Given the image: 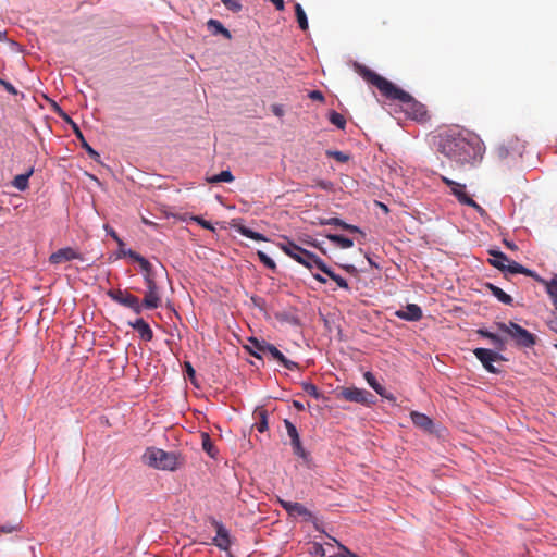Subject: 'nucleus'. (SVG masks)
<instances>
[{
	"instance_id": "f257e3e1",
	"label": "nucleus",
	"mask_w": 557,
	"mask_h": 557,
	"mask_svg": "<svg viewBox=\"0 0 557 557\" xmlns=\"http://www.w3.org/2000/svg\"><path fill=\"white\" fill-rule=\"evenodd\" d=\"M435 150L457 164H474L483 158L485 147L475 135H465L458 129H444L432 137Z\"/></svg>"
},
{
	"instance_id": "f03ea898",
	"label": "nucleus",
	"mask_w": 557,
	"mask_h": 557,
	"mask_svg": "<svg viewBox=\"0 0 557 557\" xmlns=\"http://www.w3.org/2000/svg\"><path fill=\"white\" fill-rule=\"evenodd\" d=\"M354 69L366 82L375 86L386 99L397 100L400 103L401 110L408 117L416 121H424L426 119L428 110L425 106L416 100L410 94L366 65L355 63Z\"/></svg>"
},
{
	"instance_id": "7ed1b4c3",
	"label": "nucleus",
	"mask_w": 557,
	"mask_h": 557,
	"mask_svg": "<svg viewBox=\"0 0 557 557\" xmlns=\"http://www.w3.org/2000/svg\"><path fill=\"white\" fill-rule=\"evenodd\" d=\"M143 462L157 470L175 471L184 465V459L178 453L148 447L143 455Z\"/></svg>"
},
{
	"instance_id": "20e7f679",
	"label": "nucleus",
	"mask_w": 557,
	"mask_h": 557,
	"mask_svg": "<svg viewBox=\"0 0 557 557\" xmlns=\"http://www.w3.org/2000/svg\"><path fill=\"white\" fill-rule=\"evenodd\" d=\"M278 246L287 256L293 258L298 263L305 265L309 270L320 269L323 263V260L315 253L301 248L294 242L286 240L285 243H280Z\"/></svg>"
},
{
	"instance_id": "39448f33",
	"label": "nucleus",
	"mask_w": 557,
	"mask_h": 557,
	"mask_svg": "<svg viewBox=\"0 0 557 557\" xmlns=\"http://www.w3.org/2000/svg\"><path fill=\"white\" fill-rule=\"evenodd\" d=\"M496 327L508 334L518 346L529 348L535 344V336L517 323L497 322Z\"/></svg>"
},
{
	"instance_id": "423d86ee",
	"label": "nucleus",
	"mask_w": 557,
	"mask_h": 557,
	"mask_svg": "<svg viewBox=\"0 0 557 557\" xmlns=\"http://www.w3.org/2000/svg\"><path fill=\"white\" fill-rule=\"evenodd\" d=\"M157 276L158 274H153L151 276L144 277L147 289L143 298V305L149 310L157 309L161 305V293L157 283Z\"/></svg>"
},
{
	"instance_id": "0eeeda50",
	"label": "nucleus",
	"mask_w": 557,
	"mask_h": 557,
	"mask_svg": "<svg viewBox=\"0 0 557 557\" xmlns=\"http://www.w3.org/2000/svg\"><path fill=\"white\" fill-rule=\"evenodd\" d=\"M107 294L113 301L132 309L136 314H140L143 308H145L143 301L140 302L137 296L132 295L126 289H109Z\"/></svg>"
},
{
	"instance_id": "6e6552de",
	"label": "nucleus",
	"mask_w": 557,
	"mask_h": 557,
	"mask_svg": "<svg viewBox=\"0 0 557 557\" xmlns=\"http://www.w3.org/2000/svg\"><path fill=\"white\" fill-rule=\"evenodd\" d=\"M278 503L282 506L284 510L288 513L290 517H301L305 521H310L314 524L315 529L319 530L318 527V520L313 516V513L306 508L302 504L297 502H289L278 498Z\"/></svg>"
},
{
	"instance_id": "1a4fd4ad",
	"label": "nucleus",
	"mask_w": 557,
	"mask_h": 557,
	"mask_svg": "<svg viewBox=\"0 0 557 557\" xmlns=\"http://www.w3.org/2000/svg\"><path fill=\"white\" fill-rule=\"evenodd\" d=\"M337 396L351 403L368 406L374 404V396L370 392L357 387H344L338 392Z\"/></svg>"
},
{
	"instance_id": "9d476101",
	"label": "nucleus",
	"mask_w": 557,
	"mask_h": 557,
	"mask_svg": "<svg viewBox=\"0 0 557 557\" xmlns=\"http://www.w3.org/2000/svg\"><path fill=\"white\" fill-rule=\"evenodd\" d=\"M476 359L482 363L484 369L490 373H499L500 370L493 366V362L505 360L497 351L487 348H475L473 350Z\"/></svg>"
},
{
	"instance_id": "9b49d317",
	"label": "nucleus",
	"mask_w": 557,
	"mask_h": 557,
	"mask_svg": "<svg viewBox=\"0 0 557 557\" xmlns=\"http://www.w3.org/2000/svg\"><path fill=\"white\" fill-rule=\"evenodd\" d=\"M442 181L450 188V193L458 199V201L462 205H467L469 207L475 208L478 210H482L480 205H478L471 197L466 193V185L457 183L446 176H442Z\"/></svg>"
},
{
	"instance_id": "f8f14e48",
	"label": "nucleus",
	"mask_w": 557,
	"mask_h": 557,
	"mask_svg": "<svg viewBox=\"0 0 557 557\" xmlns=\"http://www.w3.org/2000/svg\"><path fill=\"white\" fill-rule=\"evenodd\" d=\"M519 146L520 144L518 139H510L497 145L494 148L493 153L498 161H504L511 157L513 153L518 152Z\"/></svg>"
},
{
	"instance_id": "ddd939ff",
	"label": "nucleus",
	"mask_w": 557,
	"mask_h": 557,
	"mask_svg": "<svg viewBox=\"0 0 557 557\" xmlns=\"http://www.w3.org/2000/svg\"><path fill=\"white\" fill-rule=\"evenodd\" d=\"M74 259L83 260V257L78 251H76L72 247H64L53 252L49 257V262L51 264H60Z\"/></svg>"
},
{
	"instance_id": "4468645a",
	"label": "nucleus",
	"mask_w": 557,
	"mask_h": 557,
	"mask_svg": "<svg viewBox=\"0 0 557 557\" xmlns=\"http://www.w3.org/2000/svg\"><path fill=\"white\" fill-rule=\"evenodd\" d=\"M262 347L267 349V354H269L274 360L280 362L286 369L290 371L299 369L297 362L287 359L274 345L269 343V345H263Z\"/></svg>"
},
{
	"instance_id": "2eb2a0df",
	"label": "nucleus",
	"mask_w": 557,
	"mask_h": 557,
	"mask_svg": "<svg viewBox=\"0 0 557 557\" xmlns=\"http://www.w3.org/2000/svg\"><path fill=\"white\" fill-rule=\"evenodd\" d=\"M213 524L216 529V536L213 539V544L222 550H227L231 546L228 531L216 520L213 521Z\"/></svg>"
},
{
	"instance_id": "dca6fc26",
	"label": "nucleus",
	"mask_w": 557,
	"mask_h": 557,
	"mask_svg": "<svg viewBox=\"0 0 557 557\" xmlns=\"http://www.w3.org/2000/svg\"><path fill=\"white\" fill-rule=\"evenodd\" d=\"M396 317L405 321H419L422 318V309L416 304H409L405 309L396 311Z\"/></svg>"
},
{
	"instance_id": "f3484780",
	"label": "nucleus",
	"mask_w": 557,
	"mask_h": 557,
	"mask_svg": "<svg viewBox=\"0 0 557 557\" xmlns=\"http://www.w3.org/2000/svg\"><path fill=\"white\" fill-rule=\"evenodd\" d=\"M123 253L125 256L131 257L134 261L138 262L141 271L144 272V277L157 274V271L152 268L151 263L136 251L128 249L127 251H123Z\"/></svg>"
},
{
	"instance_id": "a211bd4d",
	"label": "nucleus",
	"mask_w": 557,
	"mask_h": 557,
	"mask_svg": "<svg viewBox=\"0 0 557 557\" xmlns=\"http://www.w3.org/2000/svg\"><path fill=\"white\" fill-rule=\"evenodd\" d=\"M128 325L137 331L143 341L150 342L153 338V332L144 319L139 318L134 322H128Z\"/></svg>"
},
{
	"instance_id": "6ab92c4d",
	"label": "nucleus",
	"mask_w": 557,
	"mask_h": 557,
	"mask_svg": "<svg viewBox=\"0 0 557 557\" xmlns=\"http://www.w3.org/2000/svg\"><path fill=\"white\" fill-rule=\"evenodd\" d=\"M411 420L413 424L426 432H432L434 423L433 421L424 413H420L417 411H412L410 413Z\"/></svg>"
},
{
	"instance_id": "aec40b11",
	"label": "nucleus",
	"mask_w": 557,
	"mask_h": 557,
	"mask_svg": "<svg viewBox=\"0 0 557 557\" xmlns=\"http://www.w3.org/2000/svg\"><path fill=\"white\" fill-rule=\"evenodd\" d=\"M64 117H65V120H66V121H69V122L72 124V126H73V131H74V133H75L76 137L81 140V143H82V147L86 150V152L88 153V156H89L90 158L95 159V160H96V159H98V158H99V153H98L96 150H94V149L88 145V143L85 140V138H84V136H83V134H82V132H81L79 127H78V126H77V125H76V124H75V123H74V122H73L69 116H66L65 114H64Z\"/></svg>"
},
{
	"instance_id": "412c9836",
	"label": "nucleus",
	"mask_w": 557,
	"mask_h": 557,
	"mask_svg": "<svg viewBox=\"0 0 557 557\" xmlns=\"http://www.w3.org/2000/svg\"><path fill=\"white\" fill-rule=\"evenodd\" d=\"M364 379L367 381V383L382 397L384 398H387V399H394L393 396H389L386 394V389L384 388L383 385H381L375 376L371 373V372H366L364 373Z\"/></svg>"
},
{
	"instance_id": "4be33fe9",
	"label": "nucleus",
	"mask_w": 557,
	"mask_h": 557,
	"mask_svg": "<svg viewBox=\"0 0 557 557\" xmlns=\"http://www.w3.org/2000/svg\"><path fill=\"white\" fill-rule=\"evenodd\" d=\"M319 270L326 274L331 280H333L338 287L349 289L347 281L341 275L336 274L334 271H332L324 262L322 263Z\"/></svg>"
},
{
	"instance_id": "5701e85b",
	"label": "nucleus",
	"mask_w": 557,
	"mask_h": 557,
	"mask_svg": "<svg viewBox=\"0 0 557 557\" xmlns=\"http://www.w3.org/2000/svg\"><path fill=\"white\" fill-rule=\"evenodd\" d=\"M234 227H235L236 232H238L240 235H243L247 238H250V239H253L257 242H267L268 240V238L263 234L255 232L245 225H234Z\"/></svg>"
},
{
	"instance_id": "b1692460",
	"label": "nucleus",
	"mask_w": 557,
	"mask_h": 557,
	"mask_svg": "<svg viewBox=\"0 0 557 557\" xmlns=\"http://www.w3.org/2000/svg\"><path fill=\"white\" fill-rule=\"evenodd\" d=\"M478 334L482 337L488 338L497 350L505 349V341L497 334L483 329L478 330Z\"/></svg>"
},
{
	"instance_id": "393cba45",
	"label": "nucleus",
	"mask_w": 557,
	"mask_h": 557,
	"mask_svg": "<svg viewBox=\"0 0 557 557\" xmlns=\"http://www.w3.org/2000/svg\"><path fill=\"white\" fill-rule=\"evenodd\" d=\"M322 224L336 225V226H338L343 230L349 231L351 233L362 234L361 230L358 226L348 224L338 218H330V219L325 220L324 222H322Z\"/></svg>"
},
{
	"instance_id": "a878e982",
	"label": "nucleus",
	"mask_w": 557,
	"mask_h": 557,
	"mask_svg": "<svg viewBox=\"0 0 557 557\" xmlns=\"http://www.w3.org/2000/svg\"><path fill=\"white\" fill-rule=\"evenodd\" d=\"M488 253L494 257V259L490 260V263L499 269V270H505L506 269V264L505 262H509V259L508 257L503 253L502 251H498V250H490Z\"/></svg>"
},
{
	"instance_id": "bb28decb",
	"label": "nucleus",
	"mask_w": 557,
	"mask_h": 557,
	"mask_svg": "<svg viewBox=\"0 0 557 557\" xmlns=\"http://www.w3.org/2000/svg\"><path fill=\"white\" fill-rule=\"evenodd\" d=\"M326 238L342 249L351 248L354 246V240L343 235L327 234Z\"/></svg>"
},
{
	"instance_id": "cd10ccee",
	"label": "nucleus",
	"mask_w": 557,
	"mask_h": 557,
	"mask_svg": "<svg viewBox=\"0 0 557 557\" xmlns=\"http://www.w3.org/2000/svg\"><path fill=\"white\" fill-rule=\"evenodd\" d=\"M201 446L202 449L212 458H215L218 455V449L215 448L210 435L208 433H201Z\"/></svg>"
},
{
	"instance_id": "c85d7f7f",
	"label": "nucleus",
	"mask_w": 557,
	"mask_h": 557,
	"mask_svg": "<svg viewBox=\"0 0 557 557\" xmlns=\"http://www.w3.org/2000/svg\"><path fill=\"white\" fill-rule=\"evenodd\" d=\"M34 169H29L25 174L16 175L13 180V186L18 190H25L28 187V180L33 175Z\"/></svg>"
},
{
	"instance_id": "c756f323",
	"label": "nucleus",
	"mask_w": 557,
	"mask_h": 557,
	"mask_svg": "<svg viewBox=\"0 0 557 557\" xmlns=\"http://www.w3.org/2000/svg\"><path fill=\"white\" fill-rule=\"evenodd\" d=\"M546 287L547 294L550 296L553 300V305L557 304V275L549 281L540 280Z\"/></svg>"
},
{
	"instance_id": "7c9ffc66",
	"label": "nucleus",
	"mask_w": 557,
	"mask_h": 557,
	"mask_svg": "<svg viewBox=\"0 0 557 557\" xmlns=\"http://www.w3.org/2000/svg\"><path fill=\"white\" fill-rule=\"evenodd\" d=\"M488 288L491 289L492 294L503 304L505 305H511L512 298L508 294H506L500 287H497L493 284H487Z\"/></svg>"
},
{
	"instance_id": "2f4dec72",
	"label": "nucleus",
	"mask_w": 557,
	"mask_h": 557,
	"mask_svg": "<svg viewBox=\"0 0 557 557\" xmlns=\"http://www.w3.org/2000/svg\"><path fill=\"white\" fill-rule=\"evenodd\" d=\"M250 343H251V348H249V351L252 356H255L256 358H261V355L267 354V349H264L262 346L269 345V343H267L264 341L260 342L256 338H251Z\"/></svg>"
},
{
	"instance_id": "473e14b6",
	"label": "nucleus",
	"mask_w": 557,
	"mask_h": 557,
	"mask_svg": "<svg viewBox=\"0 0 557 557\" xmlns=\"http://www.w3.org/2000/svg\"><path fill=\"white\" fill-rule=\"evenodd\" d=\"M22 528V519L14 518L11 522L0 523L1 533H12L20 531Z\"/></svg>"
},
{
	"instance_id": "72a5a7b5",
	"label": "nucleus",
	"mask_w": 557,
	"mask_h": 557,
	"mask_svg": "<svg viewBox=\"0 0 557 557\" xmlns=\"http://www.w3.org/2000/svg\"><path fill=\"white\" fill-rule=\"evenodd\" d=\"M207 181L211 184H216V183H221V182L231 183L234 181V176L231 171L225 170L216 175L208 177Z\"/></svg>"
},
{
	"instance_id": "f704fd0d",
	"label": "nucleus",
	"mask_w": 557,
	"mask_h": 557,
	"mask_svg": "<svg viewBox=\"0 0 557 557\" xmlns=\"http://www.w3.org/2000/svg\"><path fill=\"white\" fill-rule=\"evenodd\" d=\"M295 13H296V18H297L300 29L307 30L309 27L307 15H306L302 7L299 3L295 4Z\"/></svg>"
},
{
	"instance_id": "c9c22d12",
	"label": "nucleus",
	"mask_w": 557,
	"mask_h": 557,
	"mask_svg": "<svg viewBox=\"0 0 557 557\" xmlns=\"http://www.w3.org/2000/svg\"><path fill=\"white\" fill-rule=\"evenodd\" d=\"M509 264L506 265V269L508 272L512 273V274H524V275H528V276H533V272L527 268H524L523 265L515 262V261H511V262H508Z\"/></svg>"
},
{
	"instance_id": "e433bc0d",
	"label": "nucleus",
	"mask_w": 557,
	"mask_h": 557,
	"mask_svg": "<svg viewBox=\"0 0 557 557\" xmlns=\"http://www.w3.org/2000/svg\"><path fill=\"white\" fill-rule=\"evenodd\" d=\"M207 24L210 29H213L214 34H222L226 38H231V33L218 20L211 18Z\"/></svg>"
},
{
	"instance_id": "4c0bfd02",
	"label": "nucleus",
	"mask_w": 557,
	"mask_h": 557,
	"mask_svg": "<svg viewBox=\"0 0 557 557\" xmlns=\"http://www.w3.org/2000/svg\"><path fill=\"white\" fill-rule=\"evenodd\" d=\"M330 122L339 129H344L346 126V119L336 111H331L329 114Z\"/></svg>"
},
{
	"instance_id": "58836bf2",
	"label": "nucleus",
	"mask_w": 557,
	"mask_h": 557,
	"mask_svg": "<svg viewBox=\"0 0 557 557\" xmlns=\"http://www.w3.org/2000/svg\"><path fill=\"white\" fill-rule=\"evenodd\" d=\"M257 416L259 421L256 423V428L262 433L268 430L267 411L264 409H259L257 410Z\"/></svg>"
},
{
	"instance_id": "ea45409f",
	"label": "nucleus",
	"mask_w": 557,
	"mask_h": 557,
	"mask_svg": "<svg viewBox=\"0 0 557 557\" xmlns=\"http://www.w3.org/2000/svg\"><path fill=\"white\" fill-rule=\"evenodd\" d=\"M326 156L342 163H345L350 159L349 154L338 150H327Z\"/></svg>"
},
{
	"instance_id": "a19ab883",
	"label": "nucleus",
	"mask_w": 557,
	"mask_h": 557,
	"mask_svg": "<svg viewBox=\"0 0 557 557\" xmlns=\"http://www.w3.org/2000/svg\"><path fill=\"white\" fill-rule=\"evenodd\" d=\"M302 389L305 393H307L308 395L315 399H319L321 397V393L319 392L318 387L312 383L304 382Z\"/></svg>"
},
{
	"instance_id": "79ce46f5",
	"label": "nucleus",
	"mask_w": 557,
	"mask_h": 557,
	"mask_svg": "<svg viewBox=\"0 0 557 557\" xmlns=\"http://www.w3.org/2000/svg\"><path fill=\"white\" fill-rule=\"evenodd\" d=\"M284 423L287 434L290 437V443L300 440L297 428L289 420H285Z\"/></svg>"
},
{
	"instance_id": "37998d69",
	"label": "nucleus",
	"mask_w": 557,
	"mask_h": 557,
	"mask_svg": "<svg viewBox=\"0 0 557 557\" xmlns=\"http://www.w3.org/2000/svg\"><path fill=\"white\" fill-rule=\"evenodd\" d=\"M258 255V258L259 260L267 267L269 268L270 270L272 271H275L276 270V264L275 262L263 251H258L257 252Z\"/></svg>"
},
{
	"instance_id": "c03bdc74",
	"label": "nucleus",
	"mask_w": 557,
	"mask_h": 557,
	"mask_svg": "<svg viewBox=\"0 0 557 557\" xmlns=\"http://www.w3.org/2000/svg\"><path fill=\"white\" fill-rule=\"evenodd\" d=\"M222 3L230 11L234 13H238L242 11L243 5L240 0H221Z\"/></svg>"
},
{
	"instance_id": "a18cd8bd",
	"label": "nucleus",
	"mask_w": 557,
	"mask_h": 557,
	"mask_svg": "<svg viewBox=\"0 0 557 557\" xmlns=\"http://www.w3.org/2000/svg\"><path fill=\"white\" fill-rule=\"evenodd\" d=\"M292 447H293V451L295 455H297L298 457H300L302 459L307 458L308 454L305 450V448L302 447L300 440L293 442Z\"/></svg>"
},
{
	"instance_id": "49530a36",
	"label": "nucleus",
	"mask_w": 557,
	"mask_h": 557,
	"mask_svg": "<svg viewBox=\"0 0 557 557\" xmlns=\"http://www.w3.org/2000/svg\"><path fill=\"white\" fill-rule=\"evenodd\" d=\"M0 85H2L8 92H10L12 95L17 94L16 88L11 83L0 78Z\"/></svg>"
},
{
	"instance_id": "de8ad7c7",
	"label": "nucleus",
	"mask_w": 557,
	"mask_h": 557,
	"mask_svg": "<svg viewBox=\"0 0 557 557\" xmlns=\"http://www.w3.org/2000/svg\"><path fill=\"white\" fill-rule=\"evenodd\" d=\"M193 220L196 221L199 225H201L206 230H213L212 224L209 221H206L200 216H194Z\"/></svg>"
},
{
	"instance_id": "09e8293b",
	"label": "nucleus",
	"mask_w": 557,
	"mask_h": 557,
	"mask_svg": "<svg viewBox=\"0 0 557 557\" xmlns=\"http://www.w3.org/2000/svg\"><path fill=\"white\" fill-rule=\"evenodd\" d=\"M308 97L311 100L324 101V96H323V94L320 90H311L308 94Z\"/></svg>"
},
{
	"instance_id": "8fccbe9b",
	"label": "nucleus",
	"mask_w": 557,
	"mask_h": 557,
	"mask_svg": "<svg viewBox=\"0 0 557 557\" xmlns=\"http://www.w3.org/2000/svg\"><path fill=\"white\" fill-rule=\"evenodd\" d=\"M277 11L284 10V0H270Z\"/></svg>"
},
{
	"instance_id": "3c124183",
	"label": "nucleus",
	"mask_w": 557,
	"mask_h": 557,
	"mask_svg": "<svg viewBox=\"0 0 557 557\" xmlns=\"http://www.w3.org/2000/svg\"><path fill=\"white\" fill-rule=\"evenodd\" d=\"M503 243L510 250H517L518 249L517 245L513 242H510L508 239H504Z\"/></svg>"
},
{
	"instance_id": "603ef678",
	"label": "nucleus",
	"mask_w": 557,
	"mask_h": 557,
	"mask_svg": "<svg viewBox=\"0 0 557 557\" xmlns=\"http://www.w3.org/2000/svg\"><path fill=\"white\" fill-rule=\"evenodd\" d=\"M185 368H186V372H187L189 377L195 376V370L191 367L190 362H185Z\"/></svg>"
},
{
	"instance_id": "864d4df0",
	"label": "nucleus",
	"mask_w": 557,
	"mask_h": 557,
	"mask_svg": "<svg viewBox=\"0 0 557 557\" xmlns=\"http://www.w3.org/2000/svg\"><path fill=\"white\" fill-rule=\"evenodd\" d=\"M272 111L276 116H282L284 114V111L280 106H273Z\"/></svg>"
},
{
	"instance_id": "5fc2aeb1",
	"label": "nucleus",
	"mask_w": 557,
	"mask_h": 557,
	"mask_svg": "<svg viewBox=\"0 0 557 557\" xmlns=\"http://www.w3.org/2000/svg\"><path fill=\"white\" fill-rule=\"evenodd\" d=\"M318 185L322 188V189H330L332 184L330 182H325V181H321L318 183Z\"/></svg>"
},
{
	"instance_id": "6e6d98bb",
	"label": "nucleus",
	"mask_w": 557,
	"mask_h": 557,
	"mask_svg": "<svg viewBox=\"0 0 557 557\" xmlns=\"http://www.w3.org/2000/svg\"><path fill=\"white\" fill-rule=\"evenodd\" d=\"M313 277H314L318 282H320V283H322V284H325V283H326V278H325V277H323L321 274H313Z\"/></svg>"
},
{
	"instance_id": "4d7b16f0",
	"label": "nucleus",
	"mask_w": 557,
	"mask_h": 557,
	"mask_svg": "<svg viewBox=\"0 0 557 557\" xmlns=\"http://www.w3.org/2000/svg\"><path fill=\"white\" fill-rule=\"evenodd\" d=\"M344 269L349 272V273H354L356 272V268L354 265H345Z\"/></svg>"
},
{
	"instance_id": "13d9d810",
	"label": "nucleus",
	"mask_w": 557,
	"mask_h": 557,
	"mask_svg": "<svg viewBox=\"0 0 557 557\" xmlns=\"http://www.w3.org/2000/svg\"><path fill=\"white\" fill-rule=\"evenodd\" d=\"M112 237L117 242L120 246L123 245V242L117 237V235L114 232L112 233Z\"/></svg>"
},
{
	"instance_id": "bf43d9fd",
	"label": "nucleus",
	"mask_w": 557,
	"mask_h": 557,
	"mask_svg": "<svg viewBox=\"0 0 557 557\" xmlns=\"http://www.w3.org/2000/svg\"><path fill=\"white\" fill-rule=\"evenodd\" d=\"M294 406H295L298 410H302V409H304L302 404H300V403H298V401H294Z\"/></svg>"
},
{
	"instance_id": "052dcab7",
	"label": "nucleus",
	"mask_w": 557,
	"mask_h": 557,
	"mask_svg": "<svg viewBox=\"0 0 557 557\" xmlns=\"http://www.w3.org/2000/svg\"><path fill=\"white\" fill-rule=\"evenodd\" d=\"M379 206H380V208H381L383 211L388 212V208H387V206H386V205H384V203H382V202H379Z\"/></svg>"
},
{
	"instance_id": "680f3d73",
	"label": "nucleus",
	"mask_w": 557,
	"mask_h": 557,
	"mask_svg": "<svg viewBox=\"0 0 557 557\" xmlns=\"http://www.w3.org/2000/svg\"><path fill=\"white\" fill-rule=\"evenodd\" d=\"M7 32H0V40H4Z\"/></svg>"
},
{
	"instance_id": "e2e57ef3",
	"label": "nucleus",
	"mask_w": 557,
	"mask_h": 557,
	"mask_svg": "<svg viewBox=\"0 0 557 557\" xmlns=\"http://www.w3.org/2000/svg\"><path fill=\"white\" fill-rule=\"evenodd\" d=\"M554 307H555V309L557 310V304H556V305H554Z\"/></svg>"
},
{
	"instance_id": "0e129e2a",
	"label": "nucleus",
	"mask_w": 557,
	"mask_h": 557,
	"mask_svg": "<svg viewBox=\"0 0 557 557\" xmlns=\"http://www.w3.org/2000/svg\"><path fill=\"white\" fill-rule=\"evenodd\" d=\"M555 348L557 349V344H555Z\"/></svg>"
}]
</instances>
